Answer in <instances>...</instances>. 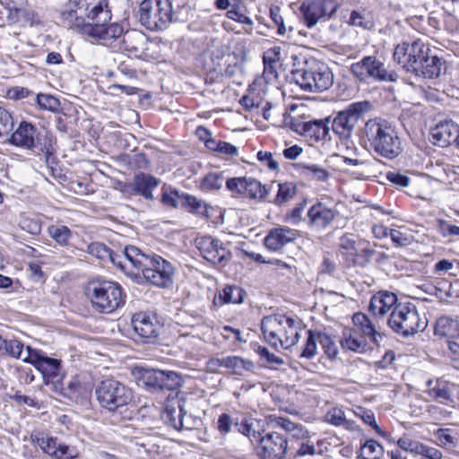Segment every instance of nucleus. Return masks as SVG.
Segmentation results:
<instances>
[{
	"instance_id": "25",
	"label": "nucleus",
	"mask_w": 459,
	"mask_h": 459,
	"mask_svg": "<svg viewBox=\"0 0 459 459\" xmlns=\"http://www.w3.org/2000/svg\"><path fill=\"white\" fill-rule=\"evenodd\" d=\"M400 303L394 292L380 290L371 297L368 308L375 316L384 317L387 314L390 315Z\"/></svg>"
},
{
	"instance_id": "42",
	"label": "nucleus",
	"mask_w": 459,
	"mask_h": 459,
	"mask_svg": "<svg viewBox=\"0 0 459 459\" xmlns=\"http://www.w3.org/2000/svg\"><path fill=\"white\" fill-rule=\"evenodd\" d=\"M383 453L384 448L380 443L374 439H368L360 446L358 457L361 459H377Z\"/></svg>"
},
{
	"instance_id": "37",
	"label": "nucleus",
	"mask_w": 459,
	"mask_h": 459,
	"mask_svg": "<svg viewBox=\"0 0 459 459\" xmlns=\"http://www.w3.org/2000/svg\"><path fill=\"white\" fill-rule=\"evenodd\" d=\"M301 175L308 179L319 182H325L330 177L329 171L317 164H302L299 165Z\"/></svg>"
},
{
	"instance_id": "60",
	"label": "nucleus",
	"mask_w": 459,
	"mask_h": 459,
	"mask_svg": "<svg viewBox=\"0 0 459 459\" xmlns=\"http://www.w3.org/2000/svg\"><path fill=\"white\" fill-rule=\"evenodd\" d=\"M236 419H232L228 413H222L217 420V430L221 436H225L231 431L232 426H235Z\"/></svg>"
},
{
	"instance_id": "40",
	"label": "nucleus",
	"mask_w": 459,
	"mask_h": 459,
	"mask_svg": "<svg viewBox=\"0 0 459 459\" xmlns=\"http://www.w3.org/2000/svg\"><path fill=\"white\" fill-rule=\"evenodd\" d=\"M10 356L15 359H22L27 355L23 352V343L18 340H4L2 338L0 344V357Z\"/></svg>"
},
{
	"instance_id": "11",
	"label": "nucleus",
	"mask_w": 459,
	"mask_h": 459,
	"mask_svg": "<svg viewBox=\"0 0 459 459\" xmlns=\"http://www.w3.org/2000/svg\"><path fill=\"white\" fill-rule=\"evenodd\" d=\"M10 143L13 145L27 149H36L46 157L50 155L51 140L42 135L31 124L22 122L11 134Z\"/></svg>"
},
{
	"instance_id": "34",
	"label": "nucleus",
	"mask_w": 459,
	"mask_h": 459,
	"mask_svg": "<svg viewBox=\"0 0 459 459\" xmlns=\"http://www.w3.org/2000/svg\"><path fill=\"white\" fill-rule=\"evenodd\" d=\"M432 383V380H429L427 385L431 386ZM455 388H456L455 384L437 381L436 385L429 387L427 393L432 399L443 404H449L454 402L452 394Z\"/></svg>"
},
{
	"instance_id": "26",
	"label": "nucleus",
	"mask_w": 459,
	"mask_h": 459,
	"mask_svg": "<svg viewBox=\"0 0 459 459\" xmlns=\"http://www.w3.org/2000/svg\"><path fill=\"white\" fill-rule=\"evenodd\" d=\"M442 65V60L437 56H432L430 49L424 46L423 55L412 74L417 77L437 78L441 74Z\"/></svg>"
},
{
	"instance_id": "35",
	"label": "nucleus",
	"mask_w": 459,
	"mask_h": 459,
	"mask_svg": "<svg viewBox=\"0 0 459 459\" xmlns=\"http://www.w3.org/2000/svg\"><path fill=\"white\" fill-rule=\"evenodd\" d=\"M159 180L147 174H138L134 178V191L142 195L145 199L152 200V190L159 185Z\"/></svg>"
},
{
	"instance_id": "23",
	"label": "nucleus",
	"mask_w": 459,
	"mask_h": 459,
	"mask_svg": "<svg viewBox=\"0 0 459 459\" xmlns=\"http://www.w3.org/2000/svg\"><path fill=\"white\" fill-rule=\"evenodd\" d=\"M264 421L267 428H281L297 440L310 438L309 431L303 425L292 422L288 418L270 414L265 417Z\"/></svg>"
},
{
	"instance_id": "2",
	"label": "nucleus",
	"mask_w": 459,
	"mask_h": 459,
	"mask_svg": "<svg viewBox=\"0 0 459 459\" xmlns=\"http://www.w3.org/2000/svg\"><path fill=\"white\" fill-rule=\"evenodd\" d=\"M363 134L374 152L385 159L394 160L403 152L395 127L385 119L376 117L367 121Z\"/></svg>"
},
{
	"instance_id": "3",
	"label": "nucleus",
	"mask_w": 459,
	"mask_h": 459,
	"mask_svg": "<svg viewBox=\"0 0 459 459\" xmlns=\"http://www.w3.org/2000/svg\"><path fill=\"white\" fill-rule=\"evenodd\" d=\"M135 269L142 271L144 279L158 287L169 288L173 283V265L158 255H146L140 249H129Z\"/></svg>"
},
{
	"instance_id": "20",
	"label": "nucleus",
	"mask_w": 459,
	"mask_h": 459,
	"mask_svg": "<svg viewBox=\"0 0 459 459\" xmlns=\"http://www.w3.org/2000/svg\"><path fill=\"white\" fill-rule=\"evenodd\" d=\"M80 10L85 17V28L110 22L111 11L108 8V0H79Z\"/></svg>"
},
{
	"instance_id": "56",
	"label": "nucleus",
	"mask_w": 459,
	"mask_h": 459,
	"mask_svg": "<svg viewBox=\"0 0 459 459\" xmlns=\"http://www.w3.org/2000/svg\"><path fill=\"white\" fill-rule=\"evenodd\" d=\"M13 127V120L11 114L0 107V137L8 136Z\"/></svg>"
},
{
	"instance_id": "21",
	"label": "nucleus",
	"mask_w": 459,
	"mask_h": 459,
	"mask_svg": "<svg viewBox=\"0 0 459 459\" xmlns=\"http://www.w3.org/2000/svg\"><path fill=\"white\" fill-rule=\"evenodd\" d=\"M433 144L439 147H447L455 143L459 148V126L452 120L438 123L431 129Z\"/></svg>"
},
{
	"instance_id": "58",
	"label": "nucleus",
	"mask_w": 459,
	"mask_h": 459,
	"mask_svg": "<svg viewBox=\"0 0 459 459\" xmlns=\"http://www.w3.org/2000/svg\"><path fill=\"white\" fill-rule=\"evenodd\" d=\"M416 455L424 459H443V454L439 449L420 442Z\"/></svg>"
},
{
	"instance_id": "10",
	"label": "nucleus",
	"mask_w": 459,
	"mask_h": 459,
	"mask_svg": "<svg viewBox=\"0 0 459 459\" xmlns=\"http://www.w3.org/2000/svg\"><path fill=\"white\" fill-rule=\"evenodd\" d=\"M368 108V102L359 101L351 103L346 109L340 111L332 122L333 133L340 138L348 140Z\"/></svg>"
},
{
	"instance_id": "15",
	"label": "nucleus",
	"mask_w": 459,
	"mask_h": 459,
	"mask_svg": "<svg viewBox=\"0 0 459 459\" xmlns=\"http://www.w3.org/2000/svg\"><path fill=\"white\" fill-rule=\"evenodd\" d=\"M299 10L305 24L312 28L321 19H329L336 12L337 4L333 0H307Z\"/></svg>"
},
{
	"instance_id": "13",
	"label": "nucleus",
	"mask_w": 459,
	"mask_h": 459,
	"mask_svg": "<svg viewBox=\"0 0 459 459\" xmlns=\"http://www.w3.org/2000/svg\"><path fill=\"white\" fill-rule=\"evenodd\" d=\"M372 254L373 251L362 247V242L357 241L352 234H344L339 239V255L348 265L363 266Z\"/></svg>"
},
{
	"instance_id": "61",
	"label": "nucleus",
	"mask_w": 459,
	"mask_h": 459,
	"mask_svg": "<svg viewBox=\"0 0 459 459\" xmlns=\"http://www.w3.org/2000/svg\"><path fill=\"white\" fill-rule=\"evenodd\" d=\"M255 352L259 355L261 359H264L268 364L271 365H281L283 359L273 353H271L269 350L261 345H257L255 349Z\"/></svg>"
},
{
	"instance_id": "54",
	"label": "nucleus",
	"mask_w": 459,
	"mask_h": 459,
	"mask_svg": "<svg viewBox=\"0 0 459 459\" xmlns=\"http://www.w3.org/2000/svg\"><path fill=\"white\" fill-rule=\"evenodd\" d=\"M161 389L175 390L181 385V377L174 371L162 370Z\"/></svg>"
},
{
	"instance_id": "31",
	"label": "nucleus",
	"mask_w": 459,
	"mask_h": 459,
	"mask_svg": "<svg viewBox=\"0 0 459 459\" xmlns=\"http://www.w3.org/2000/svg\"><path fill=\"white\" fill-rule=\"evenodd\" d=\"M340 343L344 351L357 353H364L368 349L367 340L358 330L352 328L343 329Z\"/></svg>"
},
{
	"instance_id": "44",
	"label": "nucleus",
	"mask_w": 459,
	"mask_h": 459,
	"mask_svg": "<svg viewBox=\"0 0 459 459\" xmlns=\"http://www.w3.org/2000/svg\"><path fill=\"white\" fill-rule=\"evenodd\" d=\"M224 179L223 172H211L202 179L201 188L208 192L220 190Z\"/></svg>"
},
{
	"instance_id": "12",
	"label": "nucleus",
	"mask_w": 459,
	"mask_h": 459,
	"mask_svg": "<svg viewBox=\"0 0 459 459\" xmlns=\"http://www.w3.org/2000/svg\"><path fill=\"white\" fill-rule=\"evenodd\" d=\"M195 245L202 256L212 264L224 267L232 258L228 247L221 240L211 236L197 238Z\"/></svg>"
},
{
	"instance_id": "19",
	"label": "nucleus",
	"mask_w": 459,
	"mask_h": 459,
	"mask_svg": "<svg viewBox=\"0 0 459 459\" xmlns=\"http://www.w3.org/2000/svg\"><path fill=\"white\" fill-rule=\"evenodd\" d=\"M27 355L22 361L33 365L41 372L44 378L54 380L59 376L61 360L44 355L41 351L33 350L30 346L26 348Z\"/></svg>"
},
{
	"instance_id": "32",
	"label": "nucleus",
	"mask_w": 459,
	"mask_h": 459,
	"mask_svg": "<svg viewBox=\"0 0 459 459\" xmlns=\"http://www.w3.org/2000/svg\"><path fill=\"white\" fill-rule=\"evenodd\" d=\"M184 408L179 400L170 401L166 404L162 419L166 424L177 430L184 428Z\"/></svg>"
},
{
	"instance_id": "7",
	"label": "nucleus",
	"mask_w": 459,
	"mask_h": 459,
	"mask_svg": "<svg viewBox=\"0 0 459 459\" xmlns=\"http://www.w3.org/2000/svg\"><path fill=\"white\" fill-rule=\"evenodd\" d=\"M178 0H143L139 7V21L150 30H162L173 22V3Z\"/></svg>"
},
{
	"instance_id": "22",
	"label": "nucleus",
	"mask_w": 459,
	"mask_h": 459,
	"mask_svg": "<svg viewBox=\"0 0 459 459\" xmlns=\"http://www.w3.org/2000/svg\"><path fill=\"white\" fill-rule=\"evenodd\" d=\"M338 212L323 203L313 204L307 211L308 225L317 230H325L332 224Z\"/></svg>"
},
{
	"instance_id": "50",
	"label": "nucleus",
	"mask_w": 459,
	"mask_h": 459,
	"mask_svg": "<svg viewBox=\"0 0 459 459\" xmlns=\"http://www.w3.org/2000/svg\"><path fill=\"white\" fill-rule=\"evenodd\" d=\"M247 177L231 178L225 181L226 188L234 195L245 197Z\"/></svg>"
},
{
	"instance_id": "64",
	"label": "nucleus",
	"mask_w": 459,
	"mask_h": 459,
	"mask_svg": "<svg viewBox=\"0 0 459 459\" xmlns=\"http://www.w3.org/2000/svg\"><path fill=\"white\" fill-rule=\"evenodd\" d=\"M305 210V204H299L291 211L286 213L285 220L292 225H297L302 221V214Z\"/></svg>"
},
{
	"instance_id": "57",
	"label": "nucleus",
	"mask_w": 459,
	"mask_h": 459,
	"mask_svg": "<svg viewBox=\"0 0 459 459\" xmlns=\"http://www.w3.org/2000/svg\"><path fill=\"white\" fill-rule=\"evenodd\" d=\"M144 383L147 385L161 389L162 385V370L152 369L146 370L143 376Z\"/></svg>"
},
{
	"instance_id": "53",
	"label": "nucleus",
	"mask_w": 459,
	"mask_h": 459,
	"mask_svg": "<svg viewBox=\"0 0 459 459\" xmlns=\"http://www.w3.org/2000/svg\"><path fill=\"white\" fill-rule=\"evenodd\" d=\"M295 186L290 183L279 184L278 193L276 195L274 203L276 204H281L290 199H291L295 195Z\"/></svg>"
},
{
	"instance_id": "9",
	"label": "nucleus",
	"mask_w": 459,
	"mask_h": 459,
	"mask_svg": "<svg viewBox=\"0 0 459 459\" xmlns=\"http://www.w3.org/2000/svg\"><path fill=\"white\" fill-rule=\"evenodd\" d=\"M351 72L360 82H395L398 78L395 72L386 70L385 64L373 56H364L360 61L352 64Z\"/></svg>"
},
{
	"instance_id": "55",
	"label": "nucleus",
	"mask_w": 459,
	"mask_h": 459,
	"mask_svg": "<svg viewBox=\"0 0 459 459\" xmlns=\"http://www.w3.org/2000/svg\"><path fill=\"white\" fill-rule=\"evenodd\" d=\"M184 195H180L178 192L170 187H162L161 202L169 207L176 208L179 201L183 199Z\"/></svg>"
},
{
	"instance_id": "47",
	"label": "nucleus",
	"mask_w": 459,
	"mask_h": 459,
	"mask_svg": "<svg viewBox=\"0 0 459 459\" xmlns=\"http://www.w3.org/2000/svg\"><path fill=\"white\" fill-rule=\"evenodd\" d=\"M111 248L100 242H92L87 247V252L96 258L107 262L108 259H113L111 256Z\"/></svg>"
},
{
	"instance_id": "6",
	"label": "nucleus",
	"mask_w": 459,
	"mask_h": 459,
	"mask_svg": "<svg viewBox=\"0 0 459 459\" xmlns=\"http://www.w3.org/2000/svg\"><path fill=\"white\" fill-rule=\"evenodd\" d=\"M387 325L394 333L407 337L423 331L427 320L420 316L413 303L401 302L389 315Z\"/></svg>"
},
{
	"instance_id": "46",
	"label": "nucleus",
	"mask_w": 459,
	"mask_h": 459,
	"mask_svg": "<svg viewBox=\"0 0 459 459\" xmlns=\"http://www.w3.org/2000/svg\"><path fill=\"white\" fill-rule=\"evenodd\" d=\"M316 340L328 358L333 359L337 356L338 346L329 334L325 333H317Z\"/></svg>"
},
{
	"instance_id": "39",
	"label": "nucleus",
	"mask_w": 459,
	"mask_h": 459,
	"mask_svg": "<svg viewBox=\"0 0 459 459\" xmlns=\"http://www.w3.org/2000/svg\"><path fill=\"white\" fill-rule=\"evenodd\" d=\"M245 291L238 286H226L220 291L217 299L221 305L233 303L238 304L243 301Z\"/></svg>"
},
{
	"instance_id": "24",
	"label": "nucleus",
	"mask_w": 459,
	"mask_h": 459,
	"mask_svg": "<svg viewBox=\"0 0 459 459\" xmlns=\"http://www.w3.org/2000/svg\"><path fill=\"white\" fill-rule=\"evenodd\" d=\"M330 119H313L298 125L297 131L310 141L318 143L329 139Z\"/></svg>"
},
{
	"instance_id": "45",
	"label": "nucleus",
	"mask_w": 459,
	"mask_h": 459,
	"mask_svg": "<svg viewBox=\"0 0 459 459\" xmlns=\"http://www.w3.org/2000/svg\"><path fill=\"white\" fill-rule=\"evenodd\" d=\"M50 237L61 246H66L71 238V230L65 225H51L48 229Z\"/></svg>"
},
{
	"instance_id": "51",
	"label": "nucleus",
	"mask_w": 459,
	"mask_h": 459,
	"mask_svg": "<svg viewBox=\"0 0 459 459\" xmlns=\"http://www.w3.org/2000/svg\"><path fill=\"white\" fill-rule=\"evenodd\" d=\"M348 23L352 26L368 28L370 24L368 13L365 9L351 11Z\"/></svg>"
},
{
	"instance_id": "38",
	"label": "nucleus",
	"mask_w": 459,
	"mask_h": 459,
	"mask_svg": "<svg viewBox=\"0 0 459 459\" xmlns=\"http://www.w3.org/2000/svg\"><path fill=\"white\" fill-rule=\"evenodd\" d=\"M255 421L254 419L244 418L241 421L236 419L235 428L239 433L247 437L253 444H258L259 438H261L263 435L259 430L255 429Z\"/></svg>"
},
{
	"instance_id": "36",
	"label": "nucleus",
	"mask_w": 459,
	"mask_h": 459,
	"mask_svg": "<svg viewBox=\"0 0 459 459\" xmlns=\"http://www.w3.org/2000/svg\"><path fill=\"white\" fill-rule=\"evenodd\" d=\"M434 332L441 337L455 338L459 336V324L448 316H441L436 322Z\"/></svg>"
},
{
	"instance_id": "1",
	"label": "nucleus",
	"mask_w": 459,
	"mask_h": 459,
	"mask_svg": "<svg viewBox=\"0 0 459 459\" xmlns=\"http://www.w3.org/2000/svg\"><path fill=\"white\" fill-rule=\"evenodd\" d=\"M261 330L269 345L275 350H287L298 343L302 322L285 314H274L262 319Z\"/></svg>"
},
{
	"instance_id": "14",
	"label": "nucleus",
	"mask_w": 459,
	"mask_h": 459,
	"mask_svg": "<svg viewBox=\"0 0 459 459\" xmlns=\"http://www.w3.org/2000/svg\"><path fill=\"white\" fill-rule=\"evenodd\" d=\"M85 34L103 41L117 39L123 36V41L126 44H128V42L135 39H138L141 41L143 39V35L135 31H126L124 34V28L121 24L109 22L100 24L95 23L93 26H87L85 29Z\"/></svg>"
},
{
	"instance_id": "8",
	"label": "nucleus",
	"mask_w": 459,
	"mask_h": 459,
	"mask_svg": "<svg viewBox=\"0 0 459 459\" xmlns=\"http://www.w3.org/2000/svg\"><path fill=\"white\" fill-rule=\"evenodd\" d=\"M95 394L100 405L109 411H115L133 401L132 390L113 378L102 380L96 387Z\"/></svg>"
},
{
	"instance_id": "43",
	"label": "nucleus",
	"mask_w": 459,
	"mask_h": 459,
	"mask_svg": "<svg viewBox=\"0 0 459 459\" xmlns=\"http://www.w3.org/2000/svg\"><path fill=\"white\" fill-rule=\"evenodd\" d=\"M245 197L249 199L264 200L268 192L265 186L254 178L247 177V184L246 186Z\"/></svg>"
},
{
	"instance_id": "29",
	"label": "nucleus",
	"mask_w": 459,
	"mask_h": 459,
	"mask_svg": "<svg viewBox=\"0 0 459 459\" xmlns=\"http://www.w3.org/2000/svg\"><path fill=\"white\" fill-rule=\"evenodd\" d=\"M212 368L224 367L231 370L232 374L237 376H245L247 372H252L255 368L254 363L238 356H228L221 359H212L209 361Z\"/></svg>"
},
{
	"instance_id": "4",
	"label": "nucleus",
	"mask_w": 459,
	"mask_h": 459,
	"mask_svg": "<svg viewBox=\"0 0 459 459\" xmlns=\"http://www.w3.org/2000/svg\"><path fill=\"white\" fill-rule=\"evenodd\" d=\"M85 291L92 307L100 313H111L125 303L126 295L122 287L112 281H91Z\"/></svg>"
},
{
	"instance_id": "48",
	"label": "nucleus",
	"mask_w": 459,
	"mask_h": 459,
	"mask_svg": "<svg viewBox=\"0 0 459 459\" xmlns=\"http://www.w3.org/2000/svg\"><path fill=\"white\" fill-rule=\"evenodd\" d=\"M16 13L30 26H36L41 23V17L39 12L30 6L17 9Z\"/></svg>"
},
{
	"instance_id": "17",
	"label": "nucleus",
	"mask_w": 459,
	"mask_h": 459,
	"mask_svg": "<svg viewBox=\"0 0 459 459\" xmlns=\"http://www.w3.org/2000/svg\"><path fill=\"white\" fill-rule=\"evenodd\" d=\"M287 449V438L276 431L264 433L259 438L258 455L261 459H284Z\"/></svg>"
},
{
	"instance_id": "41",
	"label": "nucleus",
	"mask_w": 459,
	"mask_h": 459,
	"mask_svg": "<svg viewBox=\"0 0 459 459\" xmlns=\"http://www.w3.org/2000/svg\"><path fill=\"white\" fill-rule=\"evenodd\" d=\"M129 249L138 248L130 246L125 247V249L119 253L111 250V256L114 259H108V261L111 262L114 265H117L118 268L125 272L129 269V266L135 268V264L134 263L133 259H131V255H129Z\"/></svg>"
},
{
	"instance_id": "52",
	"label": "nucleus",
	"mask_w": 459,
	"mask_h": 459,
	"mask_svg": "<svg viewBox=\"0 0 459 459\" xmlns=\"http://www.w3.org/2000/svg\"><path fill=\"white\" fill-rule=\"evenodd\" d=\"M307 333H308V336L307 338L306 344H305L304 348L302 349V351H301L299 357L303 358V359H311L316 354V351H317L316 342L318 341L316 340V334H314V333L312 331L309 330L307 332Z\"/></svg>"
},
{
	"instance_id": "18",
	"label": "nucleus",
	"mask_w": 459,
	"mask_h": 459,
	"mask_svg": "<svg viewBox=\"0 0 459 459\" xmlns=\"http://www.w3.org/2000/svg\"><path fill=\"white\" fill-rule=\"evenodd\" d=\"M424 46L420 40L398 44L394 51V60L408 73L412 74L423 55Z\"/></svg>"
},
{
	"instance_id": "49",
	"label": "nucleus",
	"mask_w": 459,
	"mask_h": 459,
	"mask_svg": "<svg viewBox=\"0 0 459 459\" xmlns=\"http://www.w3.org/2000/svg\"><path fill=\"white\" fill-rule=\"evenodd\" d=\"M36 100L40 108L56 112L60 108V101L57 98L50 94L39 93L36 97Z\"/></svg>"
},
{
	"instance_id": "27",
	"label": "nucleus",
	"mask_w": 459,
	"mask_h": 459,
	"mask_svg": "<svg viewBox=\"0 0 459 459\" xmlns=\"http://www.w3.org/2000/svg\"><path fill=\"white\" fill-rule=\"evenodd\" d=\"M79 8V0H70L60 12V23L64 27L78 29L85 33V17Z\"/></svg>"
},
{
	"instance_id": "62",
	"label": "nucleus",
	"mask_w": 459,
	"mask_h": 459,
	"mask_svg": "<svg viewBox=\"0 0 459 459\" xmlns=\"http://www.w3.org/2000/svg\"><path fill=\"white\" fill-rule=\"evenodd\" d=\"M437 229L443 237L459 236V226L451 224L446 220H437Z\"/></svg>"
},
{
	"instance_id": "63",
	"label": "nucleus",
	"mask_w": 459,
	"mask_h": 459,
	"mask_svg": "<svg viewBox=\"0 0 459 459\" xmlns=\"http://www.w3.org/2000/svg\"><path fill=\"white\" fill-rule=\"evenodd\" d=\"M345 413L340 408H333L326 414V420L336 427L345 424Z\"/></svg>"
},
{
	"instance_id": "33",
	"label": "nucleus",
	"mask_w": 459,
	"mask_h": 459,
	"mask_svg": "<svg viewBox=\"0 0 459 459\" xmlns=\"http://www.w3.org/2000/svg\"><path fill=\"white\" fill-rule=\"evenodd\" d=\"M352 322L358 327V331L367 340V338L373 342L377 344L382 335L377 331L376 326L373 325L371 320L363 313H355L352 316Z\"/></svg>"
},
{
	"instance_id": "16",
	"label": "nucleus",
	"mask_w": 459,
	"mask_h": 459,
	"mask_svg": "<svg viewBox=\"0 0 459 459\" xmlns=\"http://www.w3.org/2000/svg\"><path fill=\"white\" fill-rule=\"evenodd\" d=\"M30 439L32 444L39 446L44 453L56 459H73L76 457L75 449L59 442L56 437L35 431L30 434Z\"/></svg>"
},
{
	"instance_id": "5",
	"label": "nucleus",
	"mask_w": 459,
	"mask_h": 459,
	"mask_svg": "<svg viewBox=\"0 0 459 459\" xmlns=\"http://www.w3.org/2000/svg\"><path fill=\"white\" fill-rule=\"evenodd\" d=\"M295 82L304 91L322 92L333 84V74L324 62L313 59L294 74Z\"/></svg>"
},
{
	"instance_id": "28",
	"label": "nucleus",
	"mask_w": 459,
	"mask_h": 459,
	"mask_svg": "<svg viewBox=\"0 0 459 459\" xmlns=\"http://www.w3.org/2000/svg\"><path fill=\"white\" fill-rule=\"evenodd\" d=\"M299 237V231L289 227L272 229L264 238V246L271 251H279Z\"/></svg>"
},
{
	"instance_id": "59",
	"label": "nucleus",
	"mask_w": 459,
	"mask_h": 459,
	"mask_svg": "<svg viewBox=\"0 0 459 459\" xmlns=\"http://www.w3.org/2000/svg\"><path fill=\"white\" fill-rule=\"evenodd\" d=\"M226 16L230 20L246 25L250 30H252V27L254 25L253 20L250 17L247 16L246 14L240 13L238 6H234L233 8L228 10L226 13Z\"/></svg>"
},
{
	"instance_id": "30",
	"label": "nucleus",
	"mask_w": 459,
	"mask_h": 459,
	"mask_svg": "<svg viewBox=\"0 0 459 459\" xmlns=\"http://www.w3.org/2000/svg\"><path fill=\"white\" fill-rule=\"evenodd\" d=\"M132 326L135 333L143 339L156 337L159 332L157 321L145 312L135 313L132 316Z\"/></svg>"
}]
</instances>
